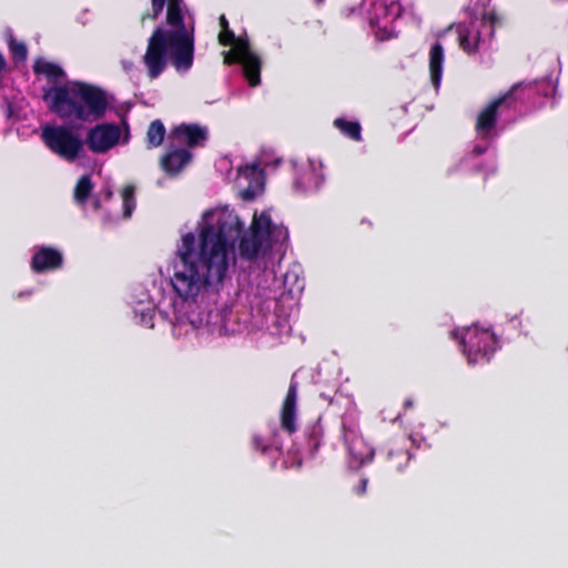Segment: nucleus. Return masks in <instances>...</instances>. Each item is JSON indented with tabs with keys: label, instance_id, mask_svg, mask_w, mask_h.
I'll return each instance as SVG.
<instances>
[{
	"label": "nucleus",
	"instance_id": "nucleus-7",
	"mask_svg": "<svg viewBox=\"0 0 568 568\" xmlns=\"http://www.w3.org/2000/svg\"><path fill=\"white\" fill-rule=\"evenodd\" d=\"M120 128L113 123H102L91 128L87 134L85 143L91 152L102 154L119 143Z\"/></svg>",
	"mask_w": 568,
	"mask_h": 568
},
{
	"label": "nucleus",
	"instance_id": "nucleus-22",
	"mask_svg": "<svg viewBox=\"0 0 568 568\" xmlns=\"http://www.w3.org/2000/svg\"><path fill=\"white\" fill-rule=\"evenodd\" d=\"M33 72L36 74H44L50 79H60L65 74L59 64L45 61L43 59H39L34 62Z\"/></svg>",
	"mask_w": 568,
	"mask_h": 568
},
{
	"label": "nucleus",
	"instance_id": "nucleus-23",
	"mask_svg": "<svg viewBox=\"0 0 568 568\" xmlns=\"http://www.w3.org/2000/svg\"><path fill=\"white\" fill-rule=\"evenodd\" d=\"M334 126L337 128L344 135L354 141L362 140V128L357 121H347L345 119L337 118L334 120Z\"/></svg>",
	"mask_w": 568,
	"mask_h": 568
},
{
	"label": "nucleus",
	"instance_id": "nucleus-8",
	"mask_svg": "<svg viewBox=\"0 0 568 568\" xmlns=\"http://www.w3.org/2000/svg\"><path fill=\"white\" fill-rule=\"evenodd\" d=\"M206 128L196 123H182L173 128L169 134L170 144H186L189 148L203 145L207 140Z\"/></svg>",
	"mask_w": 568,
	"mask_h": 568
},
{
	"label": "nucleus",
	"instance_id": "nucleus-2",
	"mask_svg": "<svg viewBox=\"0 0 568 568\" xmlns=\"http://www.w3.org/2000/svg\"><path fill=\"white\" fill-rule=\"evenodd\" d=\"M166 6L165 23L170 29L158 27L148 40L143 63L150 80L158 79L170 62L178 72L189 71L194 61V34L184 22V0H151V10L141 19L156 20Z\"/></svg>",
	"mask_w": 568,
	"mask_h": 568
},
{
	"label": "nucleus",
	"instance_id": "nucleus-18",
	"mask_svg": "<svg viewBox=\"0 0 568 568\" xmlns=\"http://www.w3.org/2000/svg\"><path fill=\"white\" fill-rule=\"evenodd\" d=\"M231 47L229 51L223 53V62L227 65L237 64L241 58L255 53L252 51L250 41L245 37H236L235 42Z\"/></svg>",
	"mask_w": 568,
	"mask_h": 568
},
{
	"label": "nucleus",
	"instance_id": "nucleus-6",
	"mask_svg": "<svg viewBox=\"0 0 568 568\" xmlns=\"http://www.w3.org/2000/svg\"><path fill=\"white\" fill-rule=\"evenodd\" d=\"M521 83H516L506 93L494 99L488 103L477 115L475 130L479 136L487 139L496 128L498 121V109L506 106L509 108L514 101V94Z\"/></svg>",
	"mask_w": 568,
	"mask_h": 568
},
{
	"label": "nucleus",
	"instance_id": "nucleus-19",
	"mask_svg": "<svg viewBox=\"0 0 568 568\" xmlns=\"http://www.w3.org/2000/svg\"><path fill=\"white\" fill-rule=\"evenodd\" d=\"M304 436L308 452L314 456L318 452L324 437V427L321 423V418H317L305 426Z\"/></svg>",
	"mask_w": 568,
	"mask_h": 568
},
{
	"label": "nucleus",
	"instance_id": "nucleus-13",
	"mask_svg": "<svg viewBox=\"0 0 568 568\" xmlns=\"http://www.w3.org/2000/svg\"><path fill=\"white\" fill-rule=\"evenodd\" d=\"M387 468L394 471H402L412 459V454L406 449L405 445L399 442H393L384 452Z\"/></svg>",
	"mask_w": 568,
	"mask_h": 568
},
{
	"label": "nucleus",
	"instance_id": "nucleus-15",
	"mask_svg": "<svg viewBox=\"0 0 568 568\" xmlns=\"http://www.w3.org/2000/svg\"><path fill=\"white\" fill-rule=\"evenodd\" d=\"M444 63V48L440 42H435L429 50V75L432 84L438 89L442 81Z\"/></svg>",
	"mask_w": 568,
	"mask_h": 568
},
{
	"label": "nucleus",
	"instance_id": "nucleus-11",
	"mask_svg": "<svg viewBox=\"0 0 568 568\" xmlns=\"http://www.w3.org/2000/svg\"><path fill=\"white\" fill-rule=\"evenodd\" d=\"M296 405L297 382L292 381L281 407V427L290 435L297 430Z\"/></svg>",
	"mask_w": 568,
	"mask_h": 568
},
{
	"label": "nucleus",
	"instance_id": "nucleus-4",
	"mask_svg": "<svg viewBox=\"0 0 568 568\" xmlns=\"http://www.w3.org/2000/svg\"><path fill=\"white\" fill-rule=\"evenodd\" d=\"M40 138L48 150L67 162H74L84 152L82 139L68 125L47 124L42 126Z\"/></svg>",
	"mask_w": 568,
	"mask_h": 568
},
{
	"label": "nucleus",
	"instance_id": "nucleus-14",
	"mask_svg": "<svg viewBox=\"0 0 568 568\" xmlns=\"http://www.w3.org/2000/svg\"><path fill=\"white\" fill-rule=\"evenodd\" d=\"M242 65L243 75L250 87L254 88L261 83L262 60L257 53L243 57L237 61Z\"/></svg>",
	"mask_w": 568,
	"mask_h": 568
},
{
	"label": "nucleus",
	"instance_id": "nucleus-34",
	"mask_svg": "<svg viewBox=\"0 0 568 568\" xmlns=\"http://www.w3.org/2000/svg\"><path fill=\"white\" fill-rule=\"evenodd\" d=\"M485 151H486V149H485V148L476 146V148H474L473 153H475L476 155H480V154H483Z\"/></svg>",
	"mask_w": 568,
	"mask_h": 568
},
{
	"label": "nucleus",
	"instance_id": "nucleus-31",
	"mask_svg": "<svg viewBox=\"0 0 568 568\" xmlns=\"http://www.w3.org/2000/svg\"><path fill=\"white\" fill-rule=\"evenodd\" d=\"M366 486H367V479L366 478H362L361 481H359L358 487H356V494L357 495H363L366 491Z\"/></svg>",
	"mask_w": 568,
	"mask_h": 568
},
{
	"label": "nucleus",
	"instance_id": "nucleus-30",
	"mask_svg": "<svg viewBox=\"0 0 568 568\" xmlns=\"http://www.w3.org/2000/svg\"><path fill=\"white\" fill-rule=\"evenodd\" d=\"M141 322L150 328L153 327L152 315L150 313H142Z\"/></svg>",
	"mask_w": 568,
	"mask_h": 568
},
{
	"label": "nucleus",
	"instance_id": "nucleus-3",
	"mask_svg": "<svg viewBox=\"0 0 568 568\" xmlns=\"http://www.w3.org/2000/svg\"><path fill=\"white\" fill-rule=\"evenodd\" d=\"M43 100L60 119L89 123L103 119L110 105L105 90L83 81L54 85L44 92Z\"/></svg>",
	"mask_w": 568,
	"mask_h": 568
},
{
	"label": "nucleus",
	"instance_id": "nucleus-26",
	"mask_svg": "<svg viewBox=\"0 0 568 568\" xmlns=\"http://www.w3.org/2000/svg\"><path fill=\"white\" fill-rule=\"evenodd\" d=\"M252 447L262 454H271L273 449L276 452H281L282 447L277 444V442L274 439L272 443H268L266 439H264L260 435H254L252 437Z\"/></svg>",
	"mask_w": 568,
	"mask_h": 568
},
{
	"label": "nucleus",
	"instance_id": "nucleus-12",
	"mask_svg": "<svg viewBox=\"0 0 568 568\" xmlns=\"http://www.w3.org/2000/svg\"><path fill=\"white\" fill-rule=\"evenodd\" d=\"M63 264V256L57 248L41 246L31 258V268L36 273H44L58 270Z\"/></svg>",
	"mask_w": 568,
	"mask_h": 568
},
{
	"label": "nucleus",
	"instance_id": "nucleus-29",
	"mask_svg": "<svg viewBox=\"0 0 568 568\" xmlns=\"http://www.w3.org/2000/svg\"><path fill=\"white\" fill-rule=\"evenodd\" d=\"M236 36L230 29L221 30L219 33V42L223 47L232 45L235 42Z\"/></svg>",
	"mask_w": 568,
	"mask_h": 568
},
{
	"label": "nucleus",
	"instance_id": "nucleus-25",
	"mask_svg": "<svg viewBox=\"0 0 568 568\" xmlns=\"http://www.w3.org/2000/svg\"><path fill=\"white\" fill-rule=\"evenodd\" d=\"M135 187L131 184L125 185L122 189L121 196L123 202V216L125 219L132 215V212L135 209Z\"/></svg>",
	"mask_w": 568,
	"mask_h": 568
},
{
	"label": "nucleus",
	"instance_id": "nucleus-32",
	"mask_svg": "<svg viewBox=\"0 0 568 568\" xmlns=\"http://www.w3.org/2000/svg\"><path fill=\"white\" fill-rule=\"evenodd\" d=\"M221 30L230 29L229 21L224 14L219 18Z\"/></svg>",
	"mask_w": 568,
	"mask_h": 568
},
{
	"label": "nucleus",
	"instance_id": "nucleus-10",
	"mask_svg": "<svg viewBox=\"0 0 568 568\" xmlns=\"http://www.w3.org/2000/svg\"><path fill=\"white\" fill-rule=\"evenodd\" d=\"M193 154L185 148L170 145L161 156L160 166L170 176L178 175L192 161Z\"/></svg>",
	"mask_w": 568,
	"mask_h": 568
},
{
	"label": "nucleus",
	"instance_id": "nucleus-5",
	"mask_svg": "<svg viewBox=\"0 0 568 568\" xmlns=\"http://www.w3.org/2000/svg\"><path fill=\"white\" fill-rule=\"evenodd\" d=\"M460 346L470 364L489 362L498 348V341L490 329L467 327L460 336Z\"/></svg>",
	"mask_w": 568,
	"mask_h": 568
},
{
	"label": "nucleus",
	"instance_id": "nucleus-35",
	"mask_svg": "<svg viewBox=\"0 0 568 568\" xmlns=\"http://www.w3.org/2000/svg\"><path fill=\"white\" fill-rule=\"evenodd\" d=\"M322 1H323V0H317V2H318V3H320V2H322Z\"/></svg>",
	"mask_w": 568,
	"mask_h": 568
},
{
	"label": "nucleus",
	"instance_id": "nucleus-20",
	"mask_svg": "<svg viewBox=\"0 0 568 568\" xmlns=\"http://www.w3.org/2000/svg\"><path fill=\"white\" fill-rule=\"evenodd\" d=\"M402 8L399 0H392L389 3L386 1H377L373 4V18L377 21L381 19H396L400 16Z\"/></svg>",
	"mask_w": 568,
	"mask_h": 568
},
{
	"label": "nucleus",
	"instance_id": "nucleus-27",
	"mask_svg": "<svg viewBox=\"0 0 568 568\" xmlns=\"http://www.w3.org/2000/svg\"><path fill=\"white\" fill-rule=\"evenodd\" d=\"M501 24V18L495 11H485L481 16V27L488 28L489 38H494L496 27Z\"/></svg>",
	"mask_w": 568,
	"mask_h": 568
},
{
	"label": "nucleus",
	"instance_id": "nucleus-1",
	"mask_svg": "<svg viewBox=\"0 0 568 568\" xmlns=\"http://www.w3.org/2000/svg\"><path fill=\"white\" fill-rule=\"evenodd\" d=\"M287 239V229L273 223L267 212L254 214L245 232L236 213L223 211L214 224L202 226L199 241L192 232L182 236L173 261L172 287L183 301H194L202 288L224 281L237 241L240 257L254 261L271 250L272 244Z\"/></svg>",
	"mask_w": 568,
	"mask_h": 568
},
{
	"label": "nucleus",
	"instance_id": "nucleus-17",
	"mask_svg": "<svg viewBox=\"0 0 568 568\" xmlns=\"http://www.w3.org/2000/svg\"><path fill=\"white\" fill-rule=\"evenodd\" d=\"M324 183V178L314 169L302 173L294 182L297 192L302 194H310L321 189Z\"/></svg>",
	"mask_w": 568,
	"mask_h": 568
},
{
	"label": "nucleus",
	"instance_id": "nucleus-33",
	"mask_svg": "<svg viewBox=\"0 0 568 568\" xmlns=\"http://www.w3.org/2000/svg\"><path fill=\"white\" fill-rule=\"evenodd\" d=\"M413 406H414V400H413L412 398H407V399H405V402H404V408H405V409H409V408H412Z\"/></svg>",
	"mask_w": 568,
	"mask_h": 568
},
{
	"label": "nucleus",
	"instance_id": "nucleus-28",
	"mask_svg": "<svg viewBox=\"0 0 568 568\" xmlns=\"http://www.w3.org/2000/svg\"><path fill=\"white\" fill-rule=\"evenodd\" d=\"M9 50L12 54V57L19 61H24L28 55L27 45L23 42L17 41L16 39L11 38L9 42Z\"/></svg>",
	"mask_w": 568,
	"mask_h": 568
},
{
	"label": "nucleus",
	"instance_id": "nucleus-16",
	"mask_svg": "<svg viewBox=\"0 0 568 568\" xmlns=\"http://www.w3.org/2000/svg\"><path fill=\"white\" fill-rule=\"evenodd\" d=\"M457 33L460 49L467 54H475L479 49L481 32L479 30H471L466 26H458Z\"/></svg>",
	"mask_w": 568,
	"mask_h": 568
},
{
	"label": "nucleus",
	"instance_id": "nucleus-9",
	"mask_svg": "<svg viewBox=\"0 0 568 568\" xmlns=\"http://www.w3.org/2000/svg\"><path fill=\"white\" fill-rule=\"evenodd\" d=\"M341 432L344 445L356 462L362 465L372 459L373 452L364 445L363 439L358 435L357 425H348L346 422H343Z\"/></svg>",
	"mask_w": 568,
	"mask_h": 568
},
{
	"label": "nucleus",
	"instance_id": "nucleus-24",
	"mask_svg": "<svg viewBox=\"0 0 568 568\" xmlns=\"http://www.w3.org/2000/svg\"><path fill=\"white\" fill-rule=\"evenodd\" d=\"M92 190H93V183L91 181V178L87 174L82 175L78 180L75 187H74V192H73L74 200L80 204H84L88 201Z\"/></svg>",
	"mask_w": 568,
	"mask_h": 568
},
{
	"label": "nucleus",
	"instance_id": "nucleus-21",
	"mask_svg": "<svg viewBox=\"0 0 568 568\" xmlns=\"http://www.w3.org/2000/svg\"><path fill=\"white\" fill-rule=\"evenodd\" d=\"M165 126L161 120H153L146 131V144L149 149L158 148L163 143Z\"/></svg>",
	"mask_w": 568,
	"mask_h": 568
}]
</instances>
